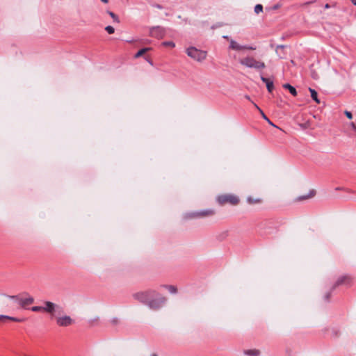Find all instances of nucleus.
Wrapping results in <instances>:
<instances>
[{"mask_svg":"<svg viewBox=\"0 0 356 356\" xmlns=\"http://www.w3.org/2000/svg\"><path fill=\"white\" fill-rule=\"evenodd\" d=\"M162 44L165 47H170L171 48H174L175 47V44L172 41H165L163 42Z\"/></svg>","mask_w":356,"mask_h":356,"instance_id":"23","label":"nucleus"},{"mask_svg":"<svg viewBox=\"0 0 356 356\" xmlns=\"http://www.w3.org/2000/svg\"><path fill=\"white\" fill-rule=\"evenodd\" d=\"M315 194H316V191L314 190H312L309 192L308 195L300 196V197H298V200H306V199H308V198L314 197L315 195Z\"/></svg>","mask_w":356,"mask_h":356,"instance_id":"19","label":"nucleus"},{"mask_svg":"<svg viewBox=\"0 0 356 356\" xmlns=\"http://www.w3.org/2000/svg\"><path fill=\"white\" fill-rule=\"evenodd\" d=\"M283 88H285V89H288L290 92V93L293 95V96H296L297 95V91H296V89L292 86L291 85H290L289 83H285L283 85Z\"/></svg>","mask_w":356,"mask_h":356,"instance_id":"17","label":"nucleus"},{"mask_svg":"<svg viewBox=\"0 0 356 356\" xmlns=\"http://www.w3.org/2000/svg\"><path fill=\"white\" fill-rule=\"evenodd\" d=\"M224 38L229 40V37L227 35L223 36Z\"/></svg>","mask_w":356,"mask_h":356,"instance_id":"37","label":"nucleus"},{"mask_svg":"<svg viewBox=\"0 0 356 356\" xmlns=\"http://www.w3.org/2000/svg\"><path fill=\"white\" fill-rule=\"evenodd\" d=\"M284 46H283V45H279V46H277V48L278 49V48H284Z\"/></svg>","mask_w":356,"mask_h":356,"instance_id":"35","label":"nucleus"},{"mask_svg":"<svg viewBox=\"0 0 356 356\" xmlns=\"http://www.w3.org/2000/svg\"><path fill=\"white\" fill-rule=\"evenodd\" d=\"M149 34L152 37L161 39L163 38L165 34V29L157 26L150 29Z\"/></svg>","mask_w":356,"mask_h":356,"instance_id":"9","label":"nucleus"},{"mask_svg":"<svg viewBox=\"0 0 356 356\" xmlns=\"http://www.w3.org/2000/svg\"><path fill=\"white\" fill-rule=\"evenodd\" d=\"M59 308V306L51 301H44V306H33L31 308L32 312H46L49 314L51 316H54L56 311Z\"/></svg>","mask_w":356,"mask_h":356,"instance_id":"2","label":"nucleus"},{"mask_svg":"<svg viewBox=\"0 0 356 356\" xmlns=\"http://www.w3.org/2000/svg\"><path fill=\"white\" fill-rule=\"evenodd\" d=\"M165 288H167L171 293H176L177 291V287L173 285L165 286Z\"/></svg>","mask_w":356,"mask_h":356,"instance_id":"21","label":"nucleus"},{"mask_svg":"<svg viewBox=\"0 0 356 356\" xmlns=\"http://www.w3.org/2000/svg\"><path fill=\"white\" fill-rule=\"evenodd\" d=\"M105 30L108 32L109 34H112L115 32V29L111 26H107L105 28Z\"/></svg>","mask_w":356,"mask_h":356,"instance_id":"25","label":"nucleus"},{"mask_svg":"<svg viewBox=\"0 0 356 356\" xmlns=\"http://www.w3.org/2000/svg\"><path fill=\"white\" fill-rule=\"evenodd\" d=\"M345 115L347 116L348 118L349 119H352L353 118V115L352 113L350 112V111H345Z\"/></svg>","mask_w":356,"mask_h":356,"instance_id":"26","label":"nucleus"},{"mask_svg":"<svg viewBox=\"0 0 356 356\" xmlns=\"http://www.w3.org/2000/svg\"><path fill=\"white\" fill-rule=\"evenodd\" d=\"M267 121L268 122V123H269L270 124H271V125H273V126L275 127V126L272 123V122H270L269 120H267Z\"/></svg>","mask_w":356,"mask_h":356,"instance_id":"33","label":"nucleus"},{"mask_svg":"<svg viewBox=\"0 0 356 356\" xmlns=\"http://www.w3.org/2000/svg\"><path fill=\"white\" fill-rule=\"evenodd\" d=\"M259 112L261 114L264 119H265L266 120H268V118L266 117V115L264 114L261 109H259Z\"/></svg>","mask_w":356,"mask_h":356,"instance_id":"27","label":"nucleus"},{"mask_svg":"<svg viewBox=\"0 0 356 356\" xmlns=\"http://www.w3.org/2000/svg\"><path fill=\"white\" fill-rule=\"evenodd\" d=\"M158 296V293L155 291H147L143 292L136 293L134 295L135 299L139 300L140 302L147 305L149 299Z\"/></svg>","mask_w":356,"mask_h":356,"instance_id":"6","label":"nucleus"},{"mask_svg":"<svg viewBox=\"0 0 356 356\" xmlns=\"http://www.w3.org/2000/svg\"><path fill=\"white\" fill-rule=\"evenodd\" d=\"M216 200L220 205H225L226 204L237 205L240 202L238 197L234 194H222L218 195Z\"/></svg>","mask_w":356,"mask_h":356,"instance_id":"5","label":"nucleus"},{"mask_svg":"<svg viewBox=\"0 0 356 356\" xmlns=\"http://www.w3.org/2000/svg\"><path fill=\"white\" fill-rule=\"evenodd\" d=\"M3 296L9 298L10 300L18 302L19 306L22 308H26L27 306L32 305L34 302L33 297H32L31 296L26 293L15 296H10L6 294H4Z\"/></svg>","mask_w":356,"mask_h":356,"instance_id":"1","label":"nucleus"},{"mask_svg":"<svg viewBox=\"0 0 356 356\" xmlns=\"http://www.w3.org/2000/svg\"><path fill=\"white\" fill-rule=\"evenodd\" d=\"M6 320L21 323L24 322L25 321V318H19L17 317L0 314V322L4 323Z\"/></svg>","mask_w":356,"mask_h":356,"instance_id":"13","label":"nucleus"},{"mask_svg":"<svg viewBox=\"0 0 356 356\" xmlns=\"http://www.w3.org/2000/svg\"><path fill=\"white\" fill-rule=\"evenodd\" d=\"M245 98H246L247 99H248V100H250V96H248V95H245Z\"/></svg>","mask_w":356,"mask_h":356,"instance_id":"32","label":"nucleus"},{"mask_svg":"<svg viewBox=\"0 0 356 356\" xmlns=\"http://www.w3.org/2000/svg\"><path fill=\"white\" fill-rule=\"evenodd\" d=\"M244 354L248 356H259L260 351L257 349H250L244 350Z\"/></svg>","mask_w":356,"mask_h":356,"instance_id":"16","label":"nucleus"},{"mask_svg":"<svg viewBox=\"0 0 356 356\" xmlns=\"http://www.w3.org/2000/svg\"><path fill=\"white\" fill-rule=\"evenodd\" d=\"M240 63L247 67L254 68L256 70H262L266 67L264 62L257 60L251 56H247L243 59H241Z\"/></svg>","mask_w":356,"mask_h":356,"instance_id":"4","label":"nucleus"},{"mask_svg":"<svg viewBox=\"0 0 356 356\" xmlns=\"http://www.w3.org/2000/svg\"><path fill=\"white\" fill-rule=\"evenodd\" d=\"M229 49L236 50V51H241L244 49H249V50H254L256 48L248 46V45H241L238 42H236L235 40L230 39L229 40Z\"/></svg>","mask_w":356,"mask_h":356,"instance_id":"10","label":"nucleus"},{"mask_svg":"<svg viewBox=\"0 0 356 356\" xmlns=\"http://www.w3.org/2000/svg\"><path fill=\"white\" fill-rule=\"evenodd\" d=\"M215 214V211L211 209L202 210L191 214V218H204L211 216Z\"/></svg>","mask_w":356,"mask_h":356,"instance_id":"11","label":"nucleus"},{"mask_svg":"<svg viewBox=\"0 0 356 356\" xmlns=\"http://www.w3.org/2000/svg\"><path fill=\"white\" fill-rule=\"evenodd\" d=\"M330 8V6L328 3H326V4L325 5V9H327V8Z\"/></svg>","mask_w":356,"mask_h":356,"instance_id":"29","label":"nucleus"},{"mask_svg":"<svg viewBox=\"0 0 356 356\" xmlns=\"http://www.w3.org/2000/svg\"><path fill=\"white\" fill-rule=\"evenodd\" d=\"M351 127H353L354 129L356 128V126L353 122L351 123Z\"/></svg>","mask_w":356,"mask_h":356,"instance_id":"30","label":"nucleus"},{"mask_svg":"<svg viewBox=\"0 0 356 356\" xmlns=\"http://www.w3.org/2000/svg\"><path fill=\"white\" fill-rule=\"evenodd\" d=\"M309 90L311 93V97L317 103V104H319L320 103V100L318 99V95H317V92L315 90L309 88Z\"/></svg>","mask_w":356,"mask_h":356,"instance_id":"18","label":"nucleus"},{"mask_svg":"<svg viewBox=\"0 0 356 356\" xmlns=\"http://www.w3.org/2000/svg\"><path fill=\"white\" fill-rule=\"evenodd\" d=\"M150 50V48H143L140 49L135 55V58H139L143 56L145 53Z\"/></svg>","mask_w":356,"mask_h":356,"instance_id":"20","label":"nucleus"},{"mask_svg":"<svg viewBox=\"0 0 356 356\" xmlns=\"http://www.w3.org/2000/svg\"><path fill=\"white\" fill-rule=\"evenodd\" d=\"M56 324L60 327H67L72 325L74 321L70 316H63L56 318Z\"/></svg>","mask_w":356,"mask_h":356,"instance_id":"8","label":"nucleus"},{"mask_svg":"<svg viewBox=\"0 0 356 356\" xmlns=\"http://www.w3.org/2000/svg\"><path fill=\"white\" fill-rule=\"evenodd\" d=\"M353 282L352 278L350 276L346 275L339 277L336 282L335 284L333 286V289L340 285H350Z\"/></svg>","mask_w":356,"mask_h":356,"instance_id":"12","label":"nucleus"},{"mask_svg":"<svg viewBox=\"0 0 356 356\" xmlns=\"http://www.w3.org/2000/svg\"><path fill=\"white\" fill-rule=\"evenodd\" d=\"M101 1H102V2H104V3H108V0H101Z\"/></svg>","mask_w":356,"mask_h":356,"instance_id":"34","label":"nucleus"},{"mask_svg":"<svg viewBox=\"0 0 356 356\" xmlns=\"http://www.w3.org/2000/svg\"><path fill=\"white\" fill-rule=\"evenodd\" d=\"M353 4L356 5V0H352Z\"/></svg>","mask_w":356,"mask_h":356,"instance_id":"36","label":"nucleus"},{"mask_svg":"<svg viewBox=\"0 0 356 356\" xmlns=\"http://www.w3.org/2000/svg\"><path fill=\"white\" fill-rule=\"evenodd\" d=\"M108 13L109 14V15L112 17V19H113V21L115 22H117V23H119L120 22V20L118 19V17L113 12H111V11H108Z\"/></svg>","mask_w":356,"mask_h":356,"instance_id":"22","label":"nucleus"},{"mask_svg":"<svg viewBox=\"0 0 356 356\" xmlns=\"http://www.w3.org/2000/svg\"><path fill=\"white\" fill-rule=\"evenodd\" d=\"M262 11H263V6H262V5L257 4V5L255 6V7H254V12L257 14H259V13H260Z\"/></svg>","mask_w":356,"mask_h":356,"instance_id":"24","label":"nucleus"},{"mask_svg":"<svg viewBox=\"0 0 356 356\" xmlns=\"http://www.w3.org/2000/svg\"><path fill=\"white\" fill-rule=\"evenodd\" d=\"M151 356H158V355H156V354H153V355H152Z\"/></svg>","mask_w":356,"mask_h":356,"instance_id":"39","label":"nucleus"},{"mask_svg":"<svg viewBox=\"0 0 356 356\" xmlns=\"http://www.w3.org/2000/svg\"><path fill=\"white\" fill-rule=\"evenodd\" d=\"M255 108H257L259 111L261 109L256 104L253 103Z\"/></svg>","mask_w":356,"mask_h":356,"instance_id":"31","label":"nucleus"},{"mask_svg":"<svg viewBox=\"0 0 356 356\" xmlns=\"http://www.w3.org/2000/svg\"><path fill=\"white\" fill-rule=\"evenodd\" d=\"M186 52L190 58L197 62L204 60L207 56V51L198 49L194 47L187 48Z\"/></svg>","mask_w":356,"mask_h":356,"instance_id":"3","label":"nucleus"},{"mask_svg":"<svg viewBox=\"0 0 356 356\" xmlns=\"http://www.w3.org/2000/svg\"><path fill=\"white\" fill-rule=\"evenodd\" d=\"M165 302V298H163V297L157 298V296H156L155 298H152L149 299L147 305L152 309H159L163 306V305L164 304Z\"/></svg>","mask_w":356,"mask_h":356,"instance_id":"7","label":"nucleus"},{"mask_svg":"<svg viewBox=\"0 0 356 356\" xmlns=\"http://www.w3.org/2000/svg\"><path fill=\"white\" fill-rule=\"evenodd\" d=\"M247 202L250 204H257L262 202V199L261 197H254L252 196H249L247 197Z\"/></svg>","mask_w":356,"mask_h":356,"instance_id":"15","label":"nucleus"},{"mask_svg":"<svg viewBox=\"0 0 356 356\" xmlns=\"http://www.w3.org/2000/svg\"><path fill=\"white\" fill-rule=\"evenodd\" d=\"M330 293H327V294H325L324 298L325 300L328 301L330 299Z\"/></svg>","mask_w":356,"mask_h":356,"instance_id":"28","label":"nucleus"},{"mask_svg":"<svg viewBox=\"0 0 356 356\" xmlns=\"http://www.w3.org/2000/svg\"><path fill=\"white\" fill-rule=\"evenodd\" d=\"M156 8H161V6H159V5H156Z\"/></svg>","mask_w":356,"mask_h":356,"instance_id":"38","label":"nucleus"},{"mask_svg":"<svg viewBox=\"0 0 356 356\" xmlns=\"http://www.w3.org/2000/svg\"><path fill=\"white\" fill-rule=\"evenodd\" d=\"M261 80L266 83L267 90L269 92H271L273 90L274 86L273 81H270V79L261 76Z\"/></svg>","mask_w":356,"mask_h":356,"instance_id":"14","label":"nucleus"}]
</instances>
